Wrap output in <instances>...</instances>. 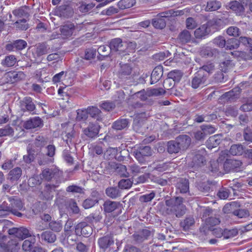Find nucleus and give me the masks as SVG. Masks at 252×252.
Listing matches in <instances>:
<instances>
[{"instance_id": "nucleus-58", "label": "nucleus", "mask_w": 252, "mask_h": 252, "mask_svg": "<svg viewBox=\"0 0 252 252\" xmlns=\"http://www.w3.org/2000/svg\"><path fill=\"white\" fill-rule=\"evenodd\" d=\"M244 140L249 143H252V129L250 127L245 128L243 132Z\"/></svg>"}, {"instance_id": "nucleus-61", "label": "nucleus", "mask_w": 252, "mask_h": 252, "mask_svg": "<svg viewBox=\"0 0 252 252\" xmlns=\"http://www.w3.org/2000/svg\"><path fill=\"white\" fill-rule=\"evenodd\" d=\"M169 55H170V54L168 51H166V52H160L154 55L153 56V59L156 62H161L167 58Z\"/></svg>"}, {"instance_id": "nucleus-4", "label": "nucleus", "mask_w": 252, "mask_h": 252, "mask_svg": "<svg viewBox=\"0 0 252 252\" xmlns=\"http://www.w3.org/2000/svg\"><path fill=\"white\" fill-rule=\"evenodd\" d=\"M40 175L43 180L47 181L55 180L57 182H60L59 180L61 173L59 169L56 167L52 166L43 169Z\"/></svg>"}, {"instance_id": "nucleus-51", "label": "nucleus", "mask_w": 252, "mask_h": 252, "mask_svg": "<svg viewBox=\"0 0 252 252\" xmlns=\"http://www.w3.org/2000/svg\"><path fill=\"white\" fill-rule=\"evenodd\" d=\"M215 69L213 64H205L199 67L198 71H201L203 75L208 77L209 74L212 73Z\"/></svg>"}, {"instance_id": "nucleus-6", "label": "nucleus", "mask_w": 252, "mask_h": 252, "mask_svg": "<svg viewBox=\"0 0 252 252\" xmlns=\"http://www.w3.org/2000/svg\"><path fill=\"white\" fill-rule=\"evenodd\" d=\"M120 69L119 71V77L121 79L128 75H137L139 74V68L136 64H120Z\"/></svg>"}, {"instance_id": "nucleus-2", "label": "nucleus", "mask_w": 252, "mask_h": 252, "mask_svg": "<svg viewBox=\"0 0 252 252\" xmlns=\"http://www.w3.org/2000/svg\"><path fill=\"white\" fill-rule=\"evenodd\" d=\"M191 138L187 135H180L174 140L167 143V151L170 154H177L184 151L189 146Z\"/></svg>"}, {"instance_id": "nucleus-25", "label": "nucleus", "mask_w": 252, "mask_h": 252, "mask_svg": "<svg viewBox=\"0 0 252 252\" xmlns=\"http://www.w3.org/2000/svg\"><path fill=\"white\" fill-rule=\"evenodd\" d=\"M163 75V67L159 65L155 67L151 75V84L157 83Z\"/></svg>"}, {"instance_id": "nucleus-50", "label": "nucleus", "mask_w": 252, "mask_h": 252, "mask_svg": "<svg viewBox=\"0 0 252 252\" xmlns=\"http://www.w3.org/2000/svg\"><path fill=\"white\" fill-rule=\"evenodd\" d=\"M128 167L133 176H136L138 174L143 173V170L146 168V166L140 167L135 163L129 165Z\"/></svg>"}, {"instance_id": "nucleus-57", "label": "nucleus", "mask_w": 252, "mask_h": 252, "mask_svg": "<svg viewBox=\"0 0 252 252\" xmlns=\"http://www.w3.org/2000/svg\"><path fill=\"white\" fill-rule=\"evenodd\" d=\"M97 51L100 56L103 57H106L109 55L110 52L112 50L110 45H102L99 47Z\"/></svg>"}, {"instance_id": "nucleus-36", "label": "nucleus", "mask_w": 252, "mask_h": 252, "mask_svg": "<svg viewBox=\"0 0 252 252\" xmlns=\"http://www.w3.org/2000/svg\"><path fill=\"white\" fill-rule=\"evenodd\" d=\"M9 201L10 203L9 204L10 207L15 209L16 211L19 212L23 209L24 205L20 199L11 197L9 198Z\"/></svg>"}, {"instance_id": "nucleus-11", "label": "nucleus", "mask_w": 252, "mask_h": 252, "mask_svg": "<svg viewBox=\"0 0 252 252\" xmlns=\"http://www.w3.org/2000/svg\"><path fill=\"white\" fill-rule=\"evenodd\" d=\"M60 182H55V184H47L41 192L43 199L49 200L53 198L56 189L59 187Z\"/></svg>"}, {"instance_id": "nucleus-5", "label": "nucleus", "mask_w": 252, "mask_h": 252, "mask_svg": "<svg viewBox=\"0 0 252 252\" xmlns=\"http://www.w3.org/2000/svg\"><path fill=\"white\" fill-rule=\"evenodd\" d=\"M152 152L149 146H140L133 151V156L140 163H144L146 158L152 155Z\"/></svg>"}, {"instance_id": "nucleus-16", "label": "nucleus", "mask_w": 252, "mask_h": 252, "mask_svg": "<svg viewBox=\"0 0 252 252\" xmlns=\"http://www.w3.org/2000/svg\"><path fill=\"white\" fill-rule=\"evenodd\" d=\"M97 242L100 249L105 251L114 245V240L111 235L107 234L99 238Z\"/></svg>"}, {"instance_id": "nucleus-37", "label": "nucleus", "mask_w": 252, "mask_h": 252, "mask_svg": "<svg viewBox=\"0 0 252 252\" xmlns=\"http://www.w3.org/2000/svg\"><path fill=\"white\" fill-rule=\"evenodd\" d=\"M229 152L232 156H241L244 153V147L240 144L231 146Z\"/></svg>"}, {"instance_id": "nucleus-23", "label": "nucleus", "mask_w": 252, "mask_h": 252, "mask_svg": "<svg viewBox=\"0 0 252 252\" xmlns=\"http://www.w3.org/2000/svg\"><path fill=\"white\" fill-rule=\"evenodd\" d=\"M151 234V232L149 230L145 229L135 232L132 237L136 243H141L147 239Z\"/></svg>"}, {"instance_id": "nucleus-24", "label": "nucleus", "mask_w": 252, "mask_h": 252, "mask_svg": "<svg viewBox=\"0 0 252 252\" xmlns=\"http://www.w3.org/2000/svg\"><path fill=\"white\" fill-rule=\"evenodd\" d=\"M120 204L119 202L106 200L103 204V211L105 213H111L117 209Z\"/></svg>"}, {"instance_id": "nucleus-40", "label": "nucleus", "mask_w": 252, "mask_h": 252, "mask_svg": "<svg viewBox=\"0 0 252 252\" xmlns=\"http://www.w3.org/2000/svg\"><path fill=\"white\" fill-rule=\"evenodd\" d=\"M40 238L42 240H44L49 243H54L56 240V235L50 231H46L42 232Z\"/></svg>"}, {"instance_id": "nucleus-26", "label": "nucleus", "mask_w": 252, "mask_h": 252, "mask_svg": "<svg viewBox=\"0 0 252 252\" xmlns=\"http://www.w3.org/2000/svg\"><path fill=\"white\" fill-rule=\"evenodd\" d=\"M176 187L181 193H186L189 191V182L188 179L181 178L178 179Z\"/></svg>"}, {"instance_id": "nucleus-56", "label": "nucleus", "mask_w": 252, "mask_h": 252, "mask_svg": "<svg viewBox=\"0 0 252 252\" xmlns=\"http://www.w3.org/2000/svg\"><path fill=\"white\" fill-rule=\"evenodd\" d=\"M239 41L238 39L232 38L226 41V49L232 50L236 49L239 47Z\"/></svg>"}, {"instance_id": "nucleus-54", "label": "nucleus", "mask_w": 252, "mask_h": 252, "mask_svg": "<svg viewBox=\"0 0 252 252\" xmlns=\"http://www.w3.org/2000/svg\"><path fill=\"white\" fill-rule=\"evenodd\" d=\"M117 172L123 177H128L129 173L127 171L126 167L122 164H118L116 165V168Z\"/></svg>"}, {"instance_id": "nucleus-34", "label": "nucleus", "mask_w": 252, "mask_h": 252, "mask_svg": "<svg viewBox=\"0 0 252 252\" xmlns=\"http://www.w3.org/2000/svg\"><path fill=\"white\" fill-rule=\"evenodd\" d=\"M195 223L194 219L192 216L187 217L180 222V226L184 231L189 230L191 226L194 225Z\"/></svg>"}, {"instance_id": "nucleus-45", "label": "nucleus", "mask_w": 252, "mask_h": 252, "mask_svg": "<svg viewBox=\"0 0 252 252\" xmlns=\"http://www.w3.org/2000/svg\"><path fill=\"white\" fill-rule=\"evenodd\" d=\"M22 175V169L20 167H16L10 170L9 173V176L10 181H16L18 180Z\"/></svg>"}, {"instance_id": "nucleus-60", "label": "nucleus", "mask_w": 252, "mask_h": 252, "mask_svg": "<svg viewBox=\"0 0 252 252\" xmlns=\"http://www.w3.org/2000/svg\"><path fill=\"white\" fill-rule=\"evenodd\" d=\"M238 233V231L237 229H225L223 230V237L224 239H229L236 236Z\"/></svg>"}, {"instance_id": "nucleus-39", "label": "nucleus", "mask_w": 252, "mask_h": 252, "mask_svg": "<svg viewBox=\"0 0 252 252\" xmlns=\"http://www.w3.org/2000/svg\"><path fill=\"white\" fill-rule=\"evenodd\" d=\"M2 109L4 111L0 115V124L7 122L9 119V116L11 114V110L9 106H4Z\"/></svg>"}, {"instance_id": "nucleus-53", "label": "nucleus", "mask_w": 252, "mask_h": 252, "mask_svg": "<svg viewBox=\"0 0 252 252\" xmlns=\"http://www.w3.org/2000/svg\"><path fill=\"white\" fill-rule=\"evenodd\" d=\"M62 221H51L49 223V228L55 232H60L62 229Z\"/></svg>"}, {"instance_id": "nucleus-1", "label": "nucleus", "mask_w": 252, "mask_h": 252, "mask_svg": "<svg viewBox=\"0 0 252 252\" xmlns=\"http://www.w3.org/2000/svg\"><path fill=\"white\" fill-rule=\"evenodd\" d=\"M183 198L181 197L170 198L165 200L166 212L168 215H174L180 218L186 213V207L183 203Z\"/></svg>"}, {"instance_id": "nucleus-47", "label": "nucleus", "mask_w": 252, "mask_h": 252, "mask_svg": "<svg viewBox=\"0 0 252 252\" xmlns=\"http://www.w3.org/2000/svg\"><path fill=\"white\" fill-rule=\"evenodd\" d=\"M208 33L207 26L206 25H203L194 31V36L196 38H201Z\"/></svg>"}, {"instance_id": "nucleus-31", "label": "nucleus", "mask_w": 252, "mask_h": 252, "mask_svg": "<svg viewBox=\"0 0 252 252\" xmlns=\"http://www.w3.org/2000/svg\"><path fill=\"white\" fill-rule=\"evenodd\" d=\"M59 11L61 16L66 18L72 17L74 13L73 8L67 5H63L60 6Z\"/></svg>"}, {"instance_id": "nucleus-55", "label": "nucleus", "mask_w": 252, "mask_h": 252, "mask_svg": "<svg viewBox=\"0 0 252 252\" xmlns=\"http://www.w3.org/2000/svg\"><path fill=\"white\" fill-rule=\"evenodd\" d=\"M63 140L69 147L70 145L73 144V139L74 137V131L73 130H72L70 132H64L63 133Z\"/></svg>"}, {"instance_id": "nucleus-62", "label": "nucleus", "mask_w": 252, "mask_h": 252, "mask_svg": "<svg viewBox=\"0 0 252 252\" xmlns=\"http://www.w3.org/2000/svg\"><path fill=\"white\" fill-rule=\"evenodd\" d=\"M132 185V182L129 179H122L121 180L119 183V187L121 189H128Z\"/></svg>"}, {"instance_id": "nucleus-48", "label": "nucleus", "mask_w": 252, "mask_h": 252, "mask_svg": "<svg viewBox=\"0 0 252 252\" xmlns=\"http://www.w3.org/2000/svg\"><path fill=\"white\" fill-rule=\"evenodd\" d=\"M221 7V3L220 1L216 0L208 1L206 7V11H216Z\"/></svg>"}, {"instance_id": "nucleus-43", "label": "nucleus", "mask_w": 252, "mask_h": 252, "mask_svg": "<svg viewBox=\"0 0 252 252\" xmlns=\"http://www.w3.org/2000/svg\"><path fill=\"white\" fill-rule=\"evenodd\" d=\"M7 237L0 234V248L5 250L8 248V246L11 244L15 245V247L18 246V243L16 241L11 240L10 242L8 241V244H7Z\"/></svg>"}, {"instance_id": "nucleus-10", "label": "nucleus", "mask_w": 252, "mask_h": 252, "mask_svg": "<svg viewBox=\"0 0 252 252\" xmlns=\"http://www.w3.org/2000/svg\"><path fill=\"white\" fill-rule=\"evenodd\" d=\"M100 129L98 124L89 123L87 127L83 129V132L88 138L94 139L98 136Z\"/></svg>"}, {"instance_id": "nucleus-18", "label": "nucleus", "mask_w": 252, "mask_h": 252, "mask_svg": "<svg viewBox=\"0 0 252 252\" xmlns=\"http://www.w3.org/2000/svg\"><path fill=\"white\" fill-rule=\"evenodd\" d=\"M223 165L224 170L227 172L237 171L242 165V162L234 159H226Z\"/></svg>"}, {"instance_id": "nucleus-32", "label": "nucleus", "mask_w": 252, "mask_h": 252, "mask_svg": "<svg viewBox=\"0 0 252 252\" xmlns=\"http://www.w3.org/2000/svg\"><path fill=\"white\" fill-rule=\"evenodd\" d=\"M88 114L97 121H101L102 117L101 111L96 107L89 106L87 108Z\"/></svg>"}, {"instance_id": "nucleus-20", "label": "nucleus", "mask_w": 252, "mask_h": 252, "mask_svg": "<svg viewBox=\"0 0 252 252\" xmlns=\"http://www.w3.org/2000/svg\"><path fill=\"white\" fill-rule=\"evenodd\" d=\"M165 93V91H164L162 88H157V89H151L147 90L146 91H141L138 93V94H142L141 95V99L142 100H146L147 99V97L149 96H159L164 94Z\"/></svg>"}, {"instance_id": "nucleus-35", "label": "nucleus", "mask_w": 252, "mask_h": 252, "mask_svg": "<svg viewBox=\"0 0 252 252\" xmlns=\"http://www.w3.org/2000/svg\"><path fill=\"white\" fill-rule=\"evenodd\" d=\"M129 123V120L127 119H119L113 123L112 128L116 130H122L127 127Z\"/></svg>"}, {"instance_id": "nucleus-17", "label": "nucleus", "mask_w": 252, "mask_h": 252, "mask_svg": "<svg viewBox=\"0 0 252 252\" xmlns=\"http://www.w3.org/2000/svg\"><path fill=\"white\" fill-rule=\"evenodd\" d=\"M27 46L26 41L22 39H18L12 42L8 43L5 45V49L8 51H15L22 50Z\"/></svg>"}, {"instance_id": "nucleus-21", "label": "nucleus", "mask_w": 252, "mask_h": 252, "mask_svg": "<svg viewBox=\"0 0 252 252\" xmlns=\"http://www.w3.org/2000/svg\"><path fill=\"white\" fill-rule=\"evenodd\" d=\"M10 212L18 217H21L23 216L21 213L10 207V205H8L5 202H3L0 205V217L7 215Z\"/></svg>"}, {"instance_id": "nucleus-29", "label": "nucleus", "mask_w": 252, "mask_h": 252, "mask_svg": "<svg viewBox=\"0 0 252 252\" xmlns=\"http://www.w3.org/2000/svg\"><path fill=\"white\" fill-rule=\"evenodd\" d=\"M35 241L34 238L25 240L22 244L23 250L26 252H32L36 248H41V247L34 246Z\"/></svg>"}, {"instance_id": "nucleus-44", "label": "nucleus", "mask_w": 252, "mask_h": 252, "mask_svg": "<svg viewBox=\"0 0 252 252\" xmlns=\"http://www.w3.org/2000/svg\"><path fill=\"white\" fill-rule=\"evenodd\" d=\"M191 37V35L190 32L188 31L185 30L179 34L178 39L182 44H185L190 41Z\"/></svg>"}, {"instance_id": "nucleus-8", "label": "nucleus", "mask_w": 252, "mask_h": 252, "mask_svg": "<svg viewBox=\"0 0 252 252\" xmlns=\"http://www.w3.org/2000/svg\"><path fill=\"white\" fill-rule=\"evenodd\" d=\"M24 74L22 72L9 71L4 74L0 79V86L5 83H14L22 79Z\"/></svg>"}, {"instance_id": "nucleus-9", "label": "nucleus", "mask_w": 252, "mask_h": 252, "mask_svg": "<svg viewBox=\"0 0 252 252\" xmlns=\"http://www.w3.org/2000/svg\"><path fill=\"white\" fill-rule=\"evenodd\" d=\"M207 76L203 75L201 71H198L192 79L191 86L194 89L202 88L207 85Z\"/></svg>"}, {"instance_id": "nucleus-19", "label": "nucleus", "mask_w": 252, "mask_h": 252, "mask_svg": "<svg viewBox=\"0 0 252 252\" xmlns=\"http://www.w3.org/2000/svg\"><path fill=\"white\" fill-rule=\"evenodd\" d=\"M43 126V121L39 117H34L31 118L24 124V127L27 129L41 127Z\"/></svg>"}, {"instance_id": "nucleus-15", "label": "nucleus", "mask_w": 252, "mask_h": 252, "mask_svg": "<svg viewBox=\"0 0 252 252\" xmlns=\"http://www.w3.org/2000/svg\"><path fill=\"white\" fill-rule=\"evenodd\" d=\"M8 233L10 235H14L16 237L23 240L31 236L29 230L25 227H13L8 230Z\"/></svg>"}, {"instance_id": "nucleus-42", "label": "nucleus", "mask_w": 252, "mask_h": 252, "mask_svg": "<svg viewBox=\"0 0 252 252\" xmlns=\"http://www.w3.org/2000/svg\"><path fill=\"white\" fill-rule=\"evenodd\" d=\"M37 160L39 165H44L53 162V159L46 154L39 153L37 158Z\"/></svg>"}, {"instance_id": "nucleus-33", "label": "nucleus", "mask_w": 252, "mask_h": 252, "mask_svg": "<svg viewBox=\"0 0 252 252\" xmlns=\"http://www.w3.org/2000/svg\"><path fill=\"white\" fill-rule=\"evenodd\" d=\"M230 8L238 15H241L244 13L245 8L239 1H234L229 3Z\"/></svg>"}, {"instance_id": "nucleus-38", "label": "nucleus", "mask_w": 252, "mask_h": 252, "mask_svg": "<svg viewBox=\"0 0 252 252\" xmlns=\"http://www.w3.org/2000/svg\"><path fill=\"white\" fill-rule=\"evenodd\" d=\"M105 193L107 196L112 199H116L121 195V191L117 187H109L106 189Z\"/></svg>"}, {"instance_id": "nucleus-3", "label": "nucleus", "mask_w": 252, "mask_h": 252, "mask_svg": "<svg viewBox=\"0 0 252 252\" xmlns=\"http://www.w3.org/2000/svg\"><path fill=\"white\" fill-rule=\"evenodd\" d=\"M82 28L81 24L74 25L71 22H67L60 27L61 36L63 39H68L74 34L76 30L79 31Z\"/></svg>"}, {"instance_id": "nucleus-7", "label": "nucleus", "mask_w": 252, "mask_h": 252, "mask_svg": "<svg viewBox=\"0 0 252 252\" xmlns=\"http://www.w3.org/2000/svg\"><path fill=\"white\" fill-rule=\"evenodd\" d=\"M110 46L112 52H117L120 55L125 56L128 45L127 42H123L122 39L116 38L111 41Z\"/></svg>"}, {"instance_id": "nucleus-28", "label": "nucleus", "mask_w": 252, "mask_h": 252, "mask_svg": "<svg viewBox=\"0 0 252 252\" xmlns=\"http://www.w3.org/2000/svg\"><path fill=\"white\" fill-rule=\"evenodd\" d=\"M222 135L216 134L209 138L206 141L207 147L209 149H212L217 147L221 142Z\"/></svg>"}, {"instance_id": "nucleus-46", "label": "nucleus", "mask_w": 252, "mask_h": 252, "mask_svg": "<svg viewBox=\"0 0 252 252\" xmlns=\"http://www.w3.org/2000/svg\"><path fill=\"white\" fill-rule=\"evenodd\" d=\"M183 75V72L179 70H174L171 71L168 73V77L172 78L175 82L178 83L181 79Z\"/></svg>"}, {"instance_id": "nucleus-64", "label": "nucleus", "mask_w": 252, "mask_h": 252, "mask_svg": "<svg viewBox=\"0 0 252 252\" xmlns=\"http://www.w3.org/2000/svg\"><path fill=\"white\" fill-rule=\"evenodd\" d=\"M88 115L87 109L86 110L78 109L77 111L76 120L78 121H85L88 118Z\"/></svg>"}, {"instance_id": "nucleus-63", "label": "nucleus", "mask_w": 252, "mask_h": 252, "mask_svg": "<svg viewBox=\"0 0 252 252\" xmlns=\"http://www.w3.org/2000/svg\"><path fill=\"white\" fill-rule=\"evenodd\" d=\"M98 202L96 199L87 198L83 201V206L87 209L93 207L95 204L97 203Z\"/></svg>"}, {"instance_id": "nucleus-52", "label": "nucleus", "mask_w": 252, "mask_h": 252, "mask_svg": "<svg viewBox=\"0 0 252 252\" xmlns=\"http://www.w3.org/2000/svg\"><path fill=\"white\" fill-rule=\"evenodd\" d=\"M48 142V139L47 138L44 137L43 136L39 135L35 138L34 145L35 147L42 148L44 147Z\"/></svg>"}, {"instance_id": "nucleus-12", "label": "nucleus", "mask_w": 252, "mask_h": 252, "mask_svg": "<svg viewBox=\"0 0 252 252\" xmlns=\"http://www.w3.org/2000/svg\"><path fill=\"white\" fill-rule=\"evenodd\" d=\"M75 232L77 235L89 237L92 234L93 229L91 226L85 222H81L75 226Z\"/></svg>"}, {"instance_id": "nucleus-13", "label": "nucleus", "mask_w": 252, "mask_h": 252, "mask_svg": "<svg viewBox=\"0 0 252 252\" xmlns=\"http://www.w3.org/2000/svg\"><path fill=\"white\" fill-rule=\"evenodd\" d=\"M20 107L21 109L24 111H28L32 114H36L35 112V105L32 101L31 97H25L20 101Z\"/></svg>"}, {"instance_id": "nucleus-14", "label": "nucleus", "mask_w": 252, "mask_h": 252, "mask_svg": "<svg viewBox=\"0 0 252 252\" xmlns=\"http://www.w3.org/2000/svg\"><path fill=\"white\" fill-rule=\"evenodd\" d=\"M170 14L168 12H162L158 15L152 19V25L156 29H162L166 26L165 18L169 17Z\"/></svg>"}, {"instance_id": "nucleus-49", "label": "nucleus", "mask_w": 252, "mask_h": 252, "mask_svg": "<svg viewBox=\"0 0 252 252\" xmlns=\"http://www.w3.org/2000/svg\"><path fill=\"white\" fill-rule=\"evenodd\" d=\"M135 2V0H121L118 2V6L121 9H127L133 6Z\"/></svg>"}, {"instance_id": "nucleus-22", "label": "nucleus", "mask_w": 252, "mask_h": 252, "mask_svg": "<svg viewBox=\"0 0 252 252\" xmlns=\"http://www.w3.org/2000/svg\"><path fill=\"white\" fill-rule=\"evenodd\" d=\"M199 151L193 157L191 162L192 167L194 169H198L206 164L205 157Z\"/></svg>"}, {"instance_id": "nucleus-30", "label": "nucleus", "mask_w": 252, "mask_h": 252, "mask_svg": "<svg viewBox=\"0 0 252 252\" xmlns=\"http://www.w3.org/2000/svg\"><path fill=\"white\" fill-rule=\"evenodd\" d=\"M27 155L23 156V160L26 163L30 164L33 162L37 154L30 145L27 148Z\"/></svg>"}, {"instance_id": "nucleus-59", "label": "nucleus", "mask_w": 252, "mask_h": 252, "mask_svg": "<svg viewBox=\"0 0 252 252\" xmlns=\"http://www.w3.org/2000/svg\"><path fill=\"white\" fill-rule=\"evenodd\" d=\"M220 221L219 218L210 217L206 218V224L208 226V229H211V227L220 224Z\"/></svg>"}, {"instance_id": "nucleus-27", "label": "nucleus", "mask_w": 252, "mask_h": 252, "mask_svg": "<svg viewBox=\"0 0 252 252\" xmlns=\"http://www.w3.org/2000/svg\"><path fill=\"white\" fill-rule=\"evenodd\" d=\"M222 155H221L219 158L217 160H211L210 161V165L209 167V170L212 173L213 175H219L220 174V167H221L222 164L220 163L222 159L221 158Z\"/></svg>"}, {"instance_id": "nucleus-41", "label": "nucleus", "mask_w": 252, "mask_h": 252, "mask_svg": "<svg viewBox=\"0 0 252 252\" xmlns=\"http://www.w3.org/2000/svg\"><path fill=\"white\" fill-rule=\"evenodd\" d=\"M217 51L210 47L203 48L200 52V55L205 58H212L216 56Z\"/></svg>"}]
</instances>
